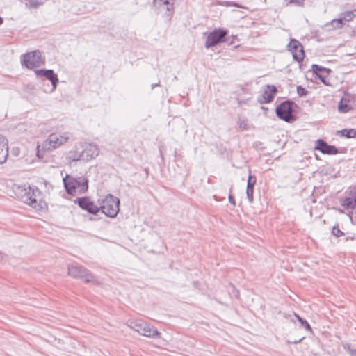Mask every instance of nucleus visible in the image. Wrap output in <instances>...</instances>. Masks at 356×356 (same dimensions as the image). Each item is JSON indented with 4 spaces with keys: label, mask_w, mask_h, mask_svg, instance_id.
<instances>
[{
    "label": "nucleus",
    "mask_w": 356,
    "mask_h": 356,
    "mask_svg": "<svg viewBox=\"0 0 356 356\" xmlns=\"http://www.w3.org/2000/svg\"><path fill=\"white\" fill-rule=\"evenodd\" d=\"M257 181V178L254 175H251V170H249V175L246 188V195L249 202L252 203L254 201V188Z\"/></svg>",
    "instance_id": "18"
},
{
    "label": "nucleus",
    "mask_w": 356,
    "mask_h": 356,
    "mask_svg": "<svg viewBox=\"0 0 356 356\" xmlns=\"http://www.w3.org/2000/svg\"><path fill=\"white\" fill-rule=\"evenodd\" d=\"M350 11H351V12L353 13V14L354 15V17H356V9L353 10H350Z\"/></svg>",
    "instance_id": "37"
},
{
    "label": "nucleus",
    "mask_w": 356,
    "mask_h": 356,
    "mask_svg": "<svg viewBox=\"0 0 356 356\" xmlns=\"http://www.w3.org/2000/svg\"><path fill=\"white\" fill-rule=\"evenodd\" d=\"M232 188V187H231V188H230V193L229 195L228 198H229V202H230V204H232L234 207V206H236V201L234 200V196L231 193Z\"/></svg>",
    "instance_id": "34"
},
{
    "label": "nucleus",
    "mask_w": 356,
    "mask_h": 356,
    "mask_svg": "<svg viewBox=\"0 0 356 356\" xmlns=\"http://www.w3.org/2000/svg\"><path fill=\"white\" fill-rule=\"evenodd\" d=\"M129 327L140 334L149 338H159L161 333L154 327L151 326L142 319H129L127 322Z\"/></svg>",
    "instance_id": "1"
},
{
    "label": "nucleus",
    "mask_w": 356,
    "mask_h": 356,
    "mask_svg": "<svg viewBox=\"0 0 356 356\" xmlns=\"http://www.w3.org/2000/svg\"><path fill=\"white\" fill-rule=\"evenodd\" d=\"M35 73L37 76H44L51 81L52 85L51 91H54L58 83V78L56 74L54 73L53 70L40 69L35 70Z\"/></svg>",
    "instance_id": "14"
},
{
    "label": "nucleus",
    "mask_w": 356,
    "mask_h": 356,
    "mask_svg": "<svg viewBox=\"0 0 356 356\" xmlns=\"http://www.w3.org/2000/svg\"><path fill=\"white\" fill-rule=\"evenodd\" d=\"M294 107H297V105L293 101H284L276 107V115L280 119L286 122H293L296 120L293 114Z\"/></svg>",
    "instance_id": "3"
},
{
    "label": "nucleus",
    "mask_w": 356,
    "mask_h": 356,
    "mask_svg": "<svg viewBox=\"0 0 356 356\" xmlns=\"http://www.w3.org/2000/svg\"><path fill=\"white\" fill-rule=\"evenodd\" d=\"M227 34L228 31L225 29H216L208 35L204 44L205 47L209 49L225 42H227L229 44H232L233 41L229 42V38H227Z\"/></svg>",
    "instance_id": "6"
},
{
    "label": "nucleus",
    "mask_w": 356,
    "mask_h": 356,
    "mask_svg": "<svg viewBox=\"0 0 356 356\" xmlns=\"http://www.w3.org/2000/svg\"><path fill=\"white\" fill-rule=\"evenodd\" d=\"M29 197V201L27 202L28 205L38 210L42 208V202L40 201V191L38 188H32Z\"/></svg>",
    "instance_id": "17"
},
{
    "label": "nucleus",
    "mask_w": 356,
    "mask_h": 356,
    "mask_svg": "<svg viewBox=\"0 0 356 356\" xmlns=\"http://www.w3.org/2000/svg\"><path fill=\"white\" fill-rule=\"evenodd\" d=\"M296 316L298 319V321H299V323L307 330H309V331H312V327L310 326V325L309 324V323L302 318L300 316L296 314Z\"/></svg>",
    "instance_id": "27"
},
{
    "label": "nucleus",
    "mask_w": 356,
    "mask_h": 356,
    "mask_svg": "<svg viewBox=\"0 0 356 356\" xmlns=\"http://www.w3.org/2000/svg\"><path fill=\"white\" fill-rule=\"evenodd\" d=\"M159 86V83H154V84H152V89H154L156 86Z\"/></svg>",
    "instance_id": "36"
},
{
    "label": "nucleus",
    "mask_w": 356,
    "mask_h": 356,
    "mask_svg": "<svg viewBox=\"0 0 356 356\" xmlns=\"http://www.w3.org/2000/svg\"><path fill=\"white\" fill-rule=\"evenodd\" d=\"M316 76L321 80V81L324 83L325 85H329L327 82H326V76H324L322 73L321 74H316Z\"/></svg>",
    "instance_id": "33"
},
{
    "label": "nucleus",
    "mask_w": 356,
    "mask_h": 356,
    "mask_svg": "<svg viewBox=\"0 0 356 356\" xmlns=\"http://www.w3.org/2000/svg\"><path fill=\"white\" fill-rule=\"evenodd\" d=\"M67 158L70 161H83L82 152L79 145L75 146V150L70 151L68 153Z\"/></svg>",
    "instance_id": "21"
},
{
    "label": "nucleus",
    "mask_w": 356,
    "mask_h": 356,
    "mask_svg": "<svg viewBox=\"0 0 356 356\" xmlns=\"http://www.w3.org/2000/svg\"><path fill=\"white\" fill-rule=\"evenodd\" d=\"M3 22V18L0 17V25H1Z\"/></svg>",
    "instance_id": "38"
},
{
    "label": "nucleus",
    "mask_w": 356,
    "mask_h": 356,
    "mask_svg": "<svg viewBox=\"0 0 356 356\" xmlns=\"http://www.w3.org/2000/svg\"><path fill=\"white\" fill-rule=\"evenodd\" d=\"M70 134L65 132L62 134L53 133L44 141L42 148L47 151L54 149L66 143L70 139Z\"/></svg>",
    "instance_id": "5"
},
{
    "label": "nucleus",
    "mask_w": 356,
    "mask_h": 356,
    "mask_svg": "<svg viewBox=\"0 0 356 356\" xmlns=\"http://www.w3.org/2000/svg\"><path fill=\"white\" fill-rule=\"evenodd\" d=\"M355 239H356V237H355V236H348V237H346V238H345V240H346V241H349V240L353 241V240H355Z\"/></svg>",
    "instance_id": "35"
},
{
    "label": "nucleus",
    "mask_w": 356,
    "mask_h": 356,
    "mask_svg": "<svg viewBox=\"0 0 356 356\" xmlns=\"http://www.w3.org/2000/svg\"><path fill=\"white\" fill-rule=\"evenodd\" d=\"M21 62L28 69H33L44 64L45 60L42 56L41 51L35 50L24 54L22 56Z\"/></svg>",
    "instance_id": "7"
},
{
    "label": "nucleus",
    "mask_w": 356,
    "mask_h": 356,
    "mask_svg": "<svg viewBox=\"0 0 356 356\" xmlns=\"http://www.w3.org/2000/svg\"><path fill=\"white\" fill-rule=\"evenodd\" d=\"M296 91L300 97L305 96L308 93V91L301 86H297Z\"/></svg>",
    "instance_id": "30"
},
{
    "label": "nucleus",
    "mask_w": 356,
    "mask_h": 356,
    "mask_svg": "<svg viewBox=\"0 0 356 356\" xmlns=\"http://www.w3.org/2000/svg\"><path fill=\"white\" fill-rule=\"evenodd\" d=\"M343 348L350 356H356V349L352 348L349 344H344Z\"/></svg>",
    "instance_id": "31"
},
{
    "label": "nucleus",
    "mask_w": 356,
    "mask_h": 356,
    "mask_svg": "<svg viewBox=\"0 0 356 356\" xmlns=\"http://www.w3.org/2000/svg\"><path fill=\"white\" fill-rule=\"evenodd\" d=\"M353 18L354 15L350 10L346 11L340 13L337 19H332L331 24L334 29H341L343 25L347 22H350Z\"/></svg>",
    "instance_id": "15"
},
{
    "label": "nucleus",
    "mask_w": 356,
    "mask_h": 356,
    "mask_svg": "<svg viewBox=\"0 0 356 356\" xmlns=\"http://www.w3.org/2000/svg\"><path fill=\"white\" fill-rule=\"evenodd\" d=\"M79 146L83 161H89L99 154V148L96 145L85 143L79 144Z\"/></svg>",
    "instance_id": "11"
},
{
    "label": "nucleus",
    "mask_w": 356,
    "mask_h": 356,
    "mask_svg": "<svg viewBox=\"0 0 356 356\" xmlns=\"http://www.w3.org/2000/svg\"><path fill=\"white\" fill-rule=\"evenodd\" d=\"M301 340H302V339H300V340H298V341H294L293 343H297L300 342Z\"/></svg>",
    "instance_id": "40"
},
{
    "label": "nucleus",
    "mask_w": 356,
    "mask_h": 356,
    "mask_svg": "<svg viewBox=\"0 0 356 356\" xmlns=\"http://www.w3.org/2000/svg\"><path fill=\"white\" fill-rule=\"evenodd\" d=\"M3 259V254L0 252V261Z\"/></svg>",
    "instance_id": "39"
},
{
    "label": "nucleus",
    "mask_w": 356,
    "mask_h": 356,
    "mask_svg": "<svg viewBox=\"0 0 356 356\" xmlns=\"http://www.w3.org/2000/svg\"><path fill=\"white\" fill-rule=\"evenodd\" d=\"M312 68L314 73L316 75L318 74H321L323 72H327V73H328L330 72L329 69L321 67L317 64L312 65Z\"/></svg>",
    "instance_id": "26"
},
{
    "label": "nucleus",
    "mask_w": 356,
    "mask_h": 356,
    "mask_svg": "<svg viewBox=\"0 0 356 356\" xmlns=\"http://www.w3.org/2000/svg\"><path fill=\"white\" fill-rule=\"evenodd\" d=\"M68 274L75 278H80L86 282L94 281L93 275L87 268L77 264L68 267Z\"/></svg>",
    "instance_id": "8"
},
{
    "label": "nucleus",
    "mask_w": 356,
    "mask_h": 356,
    "mask_svg": "<svg viewBox=\"0 0 356 356\" xmlns=\"http://www.w3.org/2000/svg\"><path fill=\"white\" fill-rule=\"evenodd\" d=\"M26 6L32 8H37L44 3L42 1L38 0H25Z\"/></svg>",
    "instance_id": "25"
},
{
    "label": "nucleus",
    "mask_w": 356,
    "mask_h": 356,
    "mask_svg": "<svg viewBox=\"0 0 356 356\" xmlns=\"http://www.w3.org/2000/svg\"><path fill=\"white\" fill-rule=\"evenodd\" d=\"M277 92V89L275 86L266 85L262 95L257 98L258 102L261 104H268L271 102L273 100L274 96Z\"/></svg>",
    "instance_id": "13"
},
{
    "label": "nucleus",
    "mask_w": 356,
    "mask_h": 356,
    "mask_svg": "<svg viewBox=\"0 0 356 356\" xmlns=\"http://www.w3.org/2000/svg\"><path fill=\"white\" fill-rule=\"evenodd\" d=\"M351 106L346 102H343V99H341L338 105V110L340 113H346L351 109Z\"/></svg>",
    "instance_id": "23"
},
{
    "label": "nucleus",
    "mask_w": 356,
    "mask_h": 356,
    "mask_svg": "<svg viewBox=\"0 0 356 356\" xmlns=\"http://www.w3.org/2000/svg\"><path fill=\"white\" fill-rule=\"evenodd\" d=\"M332 233L336 237H340L343 236L345 234L340 229L339 226L338 225H334L332 227Z\"/></svg>",
    "instance_id": "28"
},
{
    "label": "nucleus",
    "mask_w": 356,
    "mask_h": 356,
    "mask_svg": "<svg viewBox=\"0 0 356 356\" xmlns=\"http://www.w3.org/2000/svg\"><path fill=\"white\" fill-rule=\"evenodd\" d=\"M120 200L111 194H108L101 203L99 210L106 216L114 218L119 212Z\"/></svg>",
    "instance_id": "4"
},
{
    "label": "nucleus",
    "mask_w": 356,
    "mask_h": 356,
    "mask_svg": "<svg viewBox=\"0 0 356 356\" xmlns=\"http://www.w3.org/2000/svg\"><path fill=\"white\" fill-rule=\"evenodd\" d=\"M339 133L346 138H355L356 136V129H344L339 131Z\"/></svg>",
    "instance_id": "22"
},
{
    "label": "nucleus",
    "mask_w": 356,
    "mask_h": 356,
    "mask_svg": "<svg viewBox=\"0 0 356 356\" xmlns=\"http://www.w3.org/2000/svg\"><path fill=\"white\" fill-rule=\"evenodd\" d=\"M170 0H154V3L156 6H162V5H168L167 10L170 12L172 10L173 7L172 5H170Z\"/></svg>",
    "instance_id": "24"
},
{
    "label": "nucleus",
    "mask_w": 356,
    "mask_h": 356,
    "mask_svg": "<svg viewBox=\"0 0 356 356\" xmlns=\"http://www.w3.org/2000/svg\"><path fill=\"white\" fill-rule=\"evenodd\" d=\"M316 143L315 149L320 151L323 154L334 155L339 153V150L335 146L328 145L322 139L317 140Z\"/></svg>",
    "instance_id": "16"
},
{
    "label": "nucleus",
    "mask_w": 356,
    "mask_h": 356,
    "mask_svg": "<svg viewBox=\"0 0 356 356\" xmlns=\"http://www.w3.org/2000/svg\"><path fill=\"white\" fill-rule=\"evenodd\" d=\"M75 202L82 209L90 213L96 214L99 211V208L91 201L88 197H79Z\"/></svg>",
    "instance_id": "12"
},
{
    "label": "nucleus",
    "mask_w": 356,
    "mask_h": 356,
    "mask_svg": "<svg viewBox=\"0 0 356 356\" xmlns=\"http://www.w3.org/2000/svg\"><path fill=\"white\" fill-rule=\"evenodd\" d=\"M31 191L32 188L30 186H19L16 191V195L22 202L27 204L28 201H29V195H31Z\"/></svg>",
    "instance_id": "20"
},
{
    "label": "nucleus",
    "mask_w": 356,
    "mask_h": 356,
    "mask_svg": "<svg viewBox=\"0 0 356 356\" xmlns=\"http://www.w3.org/2000/svg\"><path fill=\"white\" fill-rule=\"evenodd\" d=\"M286 5L294 4L297 6H302L304 5L305 0H284Z\"/></svg>",
    "instance_id": "29"
},
{
    "label": "nucleus",
    "mask_w": 356,
    "mask_h": 356,
    "mask_svg": "<svg viewBox=\"0 0 356 356\" xmlns=\"http://www.w3.org/2000/svg\"><path fill=\"white\" fill-rule=\"evenodd\" d=\"M288 50L291 51L293 58L298 63H301L305 57V51L302 44L294 38H291L287 45Z\"/></svg>",
    "instance_id": "9"
},
{
    "label": "nucleus",
    "mask_w": 356,
    "mask_h": 356,
    "mask_svg": "<svg viewBox=\"0 0 356 356\" xmlns=\"http://www.w3.org/2000/svg\"><path fill=\"white\" fill-rule=\"evenodd\" d=\"M340 202L344 209L351 210L350 213H353V211L356 209V187H350L346 196L341 198Z\"/></svg>",
    "instance_id": "10"
},
{
    "label": "nucleus",
    "mask_w": 356,
    "mask_h": 356,
    "mask_svg": "<svg viewBox=\"0 0 356 356\" xmlns=\"http://www.w3.org/2000/svg\"><path fill=\"white\" fill-rule=\"evenodd\" d=\"M63 184L66 192L69 195H74L76 193H85L88 191V180L83 177H73L67 175L63 179Z\"/></svg>",
    "instance_id": "2"
},
{
    "label": "nucleus",
    "mask_w": 356,
    "mask_h": 356,
    "mask_svg": "<svg viewBox=\"0 0 356 356\" xmlns=\"http://www.w3.org/2000/svg\"><path fill=\"white\" fill-rule=\"evenodd\" d=\"M8 156V144L6 137L0 134V164L5 163Z\"/></svg>",
    "instance_id": "19"
},
{
    "label": "nucleus",
    "mask_w": 356,
    "mask_h": 356,
    "mask_svg": "<svg viewBox=\"0 0 356 356\" xmlns=\"http://www.w3.org/2000/svg\"><path fill=\"white\" fill-rule=\"evenodd\" d=\"M219 4L225 6H236L238 8H241V6L238 3L233 1H224L219 2Z\"/></svg>",
    "instance_id": "32"
}]
</instances>
